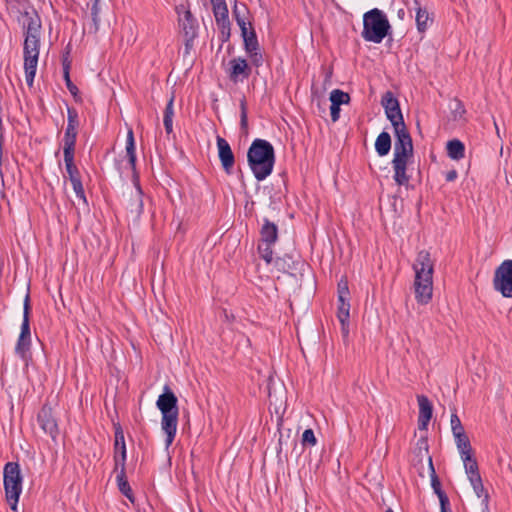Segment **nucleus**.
I'll use <instances>...</instances> for the list:
<instances>
[{
  "instance_id": "42",
  "label": "nucleus",
  "mask_w": 512,
  "mask_h": 512,
  "mask_svg": "<svg viewBox=\"0 0 512 512\" xmlns=\"http://www.w3.org/2000/svg\"><path fill=\"white\" fill-rule=\"evenodd\" d=\"M67 126H73V127L79 126L78 112L73 107L67 108Z\"/></svg>"
},
{
  "instance_id": "9",
  "label": "nucleus",
  "mask_w": 512,
  "mask_h": 512,
  "mask_svg": "<svg viewBox=\"0 0 512 512\" xmlns=\"http://www.w3.org/2000/svg\"><path fill=\"white\" fill-rule=\"evenodd\" d=\"M414 149L394 150L392 166L394 170L393 179L399 186H407L410 176L407 175V166L413 158Z\"/></svg>"
},
{
  "instance_id": "47",
  "label": "nucleus",
  "mask_w": 512,
  "mask_h": 512,
  "mask_svg": "<svg viewBox=\"0 0 512 512\" xmlns=\"http://www.w3.org/2000/svg\"><path fill=\"white\" fill-rule=\"evenodd\" d=\"M218 27L221 32L222 42L228 41L230 37V24H219Z\"/></svg>"
},
{
  "instance_id": "2",
  "label": "nucleus",
  "mask_w": 512,
  "mask_h": 512,
  "mask_svg": "<svg viewBox=\"0 0 512 512\" xmlns=\"http://www.w3.org/2000/svg\"><path fill=\"white\" fill-rule=\"evenodd\" d=\"M248 165L258 181L265 180L273 171L275 151L273 145L264 139H255L247 152Z\"/></svg>"
},
{
  "instance_id": "27",
  "label": "nucleus",
  "mask_w": 512,
  "mask_h": 512,
  "mask_svg": "<svg viewBox=\"0 0 512 512\" xmlns=\"http://www.w3.org/2000/svg\"><path fill=\"white\" fill-rule=\"evenodd\" d=\"M135 150H136V148H135V140H134L133 130L129 129L128 133H127V140H126V154H127L128 162L134 172L136 170V151Z\"/></svg>"
},
{
  "instance_id": "49",
  "label": "nucleus",
  "mask_w": 512,
  "mask_h": 512,
  "mask_svg": "<svg viewBox=\"0 0 512 512\" xmlns=\"http://www.w3.org/2000/svg\"><path fill=\"white\" fill-rule=\"evenodd\" d=\"M330 115L333 122L338 121L340 117V105L331 103Z\"/></svg>"
},
{
  "instance_id": "58",
  "label": "nucleus",
  "mask_w": 512,
  "mask_h": 512,
  "mask_svg": "<svg viewBox=\"0 0 512 512\" xmlns=\"http://www.w3.org/2000/svg\"><path fill=\"white\" fill-rule=\"evenodd\" d=\"M495 127H496V131L497 133H499V128L497 127V125L495 124Z\"/></svg>"
},
{
  "instance_id": "32",
  "label": "nucleus",
  "mask_w": 512,
  "mask_h": 512,
  "mask_svg": "<svg viewBox=\"0 0 512 512\" xmlns=\"http://www.w3.org/2000/svg\"><path fill=\"white\" fill-rule=\"evenodd\" d=\"M416 7V25L419 32H424L427 29V21L429 19L428 12L420 7L418 0H414Z\"/></svg>"
},
{
  "instance_id": "20",
  "label": "nucleus",
  "mask_w": 512,
  "mask_h": 512,
  "mask_svg": "<svg viewBox=\"0 0 512 512\" xmlns=\"http://www.w3.org/2000/svg\"><path fill=\"white\" fill-rule=\"evenodd\" d=\"M260 237L262 243L274 244L278 239V226L268 218H264Z\"/></svg>"
},
{
  "instance_id": "59",
  "label": "nucleus",
  "mask_w": 512,
  "mask_h": 512,
  "mask_svg": "<svg viewBox=\"0 0 512 512\" xmlns=\"http://www.w3.org/2000/svg\"><path fill=\"white\" fill-rule=\"evenodd\" d=\"M279 445L280 446L282 445V439L281 438L279 439Z\"/></svg>"
},
{
  "instance_id": "33",
  "label": "nucleus",
  "mask_w": 512,
  "mask_h": 512,
  "mask_svg": "<svg viewBox=\"0 0 512 512\" xmlns=\"http://www.w3.org/2000/svg\"><path fill=\"white\" fill-rule=\"evenodd\" d=\"M330 102L332 104L342 105V104H348L350 101V95L340 89H334L330 93Z\"/></svg>"
},
{
  "instance_id": "1",
  "label": "nucleus",
  "mask_w": 512,
  "mask_h": 512,
  "mask_svg": "<svg viewBox=\"0 0 512 512\" xmlns=\"http://www.w3.org/2000/svg\"><path fill=\"white\" fill-rule=\"evenodd\" d=\"M17 11L25 18L22 23L24 43L23 58L25 79L28 86H32L36 75L40 44L42 23L35 8L29 0H16Z\"/></svg>"
},
{
  "instance_id": "57",
  "label": "nucleus",
  "mask_w": 512,
  "mask_h": 512,
  "mask_svg": "<svg viewBox=\"0 0 512 512\" xmlns=\"http://www.w3.org/2000/svg\"><path fill=\"white\" fill-rule=\"evenodd\" d=\"M92 4H99L100 0H91Z\"/></svg>"
},
{
  "instance_id": "36",
  "label": "nucleus",
  "mask_w": 512,
  "mask_h": 512,
  "mask_svg": "<svg viewBox=\"0 0 512 512\" xmlns=\"http://www.w3.org/2000/svg\"><path fill=\"white\" fill-rule=\"evenodd\" d=\"M428 449H429V445H428L427 437H421L420 439H418L416 448H415V454L417 457L420 458V461H422L423 457L426 454H428Z\"/></svg>"
},
{
  "instance_id": "40",
  "label": "nucleus",
  "mask_w": 512,
  "mask_h": 512,
  "mask_svg": "<svg viewBox=\"0 0 512 512\" xmlns=\"http://www.w3.org/2000/svg\"><path fill=\"white\" fill-rule=\"evenodd\" d=\"M454 439H455V444H456L458 451L465 450V449L472 447L469 437L467 436L466 432L461 435L455 436Z\"/></svg>"
},
{
  "instance_id": "46",
  "label": "nucleus",
  "mask_w": 512,
  "mask_h": 512,
  "mask_svg": "<svg viewBox=\"0 0 512 512\" xmlns=\"http://www.w3.org/2000/svg\"><path fill=\"white\" fill-rule=\"evenodd\" d=\"M252 61V64L259 67L263 63V56L259 50L247 53Z\"/></svg>"
},
{
  "instance_id": "41",
  "label": "nucleus",
  "mask_w": 512,
  "mask_h": 512,
  "mask_svg": "<svg viewBox=\"0 0 512 512\" xmlns=\"http://www.w3.org/2000/svg\"><path fill=\"white\" fill-rule=\"evenodd\" d=\"M301 441L304 446H315L317 444V439L315 437L314 431L310 428L304 430Z\"/></svg>"
},
{
  "instance_id": "13",
  "label": "nucleus",
  "mask_w": 512,
  "mask_h": 512,
  "mask_svg": "<svg viewBox=\"0 0 512 512\" xmlns=\"http://www.w3.org/2000/svg\"><path fill=\"white\" fill-rule=\"evenodd\" d=\"M428 460V468H429V475L431 478V486L434 491V493L438 496L439 503H440V512H451L450 509V501L445 493V491L442 490L441 482L439 477L436 474L433 460L431 456L427 457Z\"/></svg>"
},
{
  "instance_id": "55",
  "label": "nucleus",
  "mask_w": 512,
  "mask_h": 512,
  "mask_svg": "<svg viewBox=\"0 0 512 512\" xmlns=\"http://www.w3.org/2000/svg\"><path fill=\"white\" fill-rule=\"evenodd\" d=\"M331 74H332V72L330 71V72L326 75V79H325V81H328V80L330 79Z\"/></svg>"
},
{
  "instance_id": "5",
  "label": "nucleus",
  "mask_w": 512,
  "mask_h": 512,
  "mask_svg": "<svg viewBox=\"0 0 512 512\" xmlns=\"http://www.w3.org/2000/svg\"><path fill=\"white\" fill-rule=\"evenodd\" d=\"M391 25L386 14L373 8L363 15V30L361 36L368 42L381 43L389 34Z\"/></svg>"
},
{
  "instance_id": "23",
  "label": "nucleus",
  "mask_w": 512,
  "mask_h": 512,
  "mask_svg": "<svg viewBox=\"0 0 512 512\" xmlns=\"http://www.w3.org/2000/svg\"><path fill=\"white\" fill-rule=\"evenodd\" d=\"M213 5V13L217 25L230 24L228 16V8L225 0H211Z\"/></svg>"
},
{
  "instance_id": "22",
  "label": "nucleus",
  "mask_w": 512,
  "mask_h": 512,
  "mask_svg": "<svg viewBox=\"0 0 512 512\" xmlns=\"http://www.w3.org/2000/svg\"><path fill=\"white\" fill-rule=\"evenodd\" d=\"M77 129L78 127L73 126H66L65 132H64V146H63V154H75V146H76V140H77Z\"/></svg>"
},
{
  "instance_id": "7",
  "label": "nucleus",
  "mask_w": 512,
  "mask_h": 512,
  "mask_svg": "<svg viewBox=\"0 0 512 512\" xmlns=\"http://www.w3.org/2000/svg\"><path fill=\"white\" fill-rule=\"evenodd\" d=\"M30 313H31V303H30V293L27 291L24 303H23V321L20 328V334L15 346V353L22 360L27 359V354L31 347V330H30Z\"/></svg>"
},
{
  "instance_id": "17",
  "label": "nucleus",
  "mask_w": 512,
  "mask_h": 512,
  "mask_svg": "<svg viewBox=\"0 0 512 512\" xmlns=\"http://www.w3.org/2000/svg\"><path fill=\"white\" fill-rule=\"evenodd\" d=\"M218 157L226 174L232 173L235 157L229 143L222 137L217 136Z\"/></svg>"
},
{
  "instance_id": "34",
  "label": "nucleus",
  "mask_w": 512,
  "mask_h": 512,
  "mask_svg": "<svg viewBox=\"0 0 512 512\" xmlns=\"http://www.w3.org/2000/svg\"><path fill=\"white\" fill-rule=\"evenodd\" d=\"M381 105L384 108V111L390 110V108H396L399 107V101L394 96V94L391 91H386L381 98Z\"/></svg>"
},
{
  "instance_id": "26",
  "label": "nucleus",
  "mask_w": 512,
  "mask_h": 512,
  "mask_svg": "<svg viewBox=\"0 0 512 512\" xmlns=\"http://www.w3.org/2000/svg\"><path fill=\"white\" fill-rule=\"evenodd\" d=\"M447 154L452 160H460L465 156V146L458 139H452L446 145Z\"/></svg>"
},
{
  "instance_id": "44",
  "label": "nucleus",
  "mask_w": 512,
  "mask_h": 512,
  "mask_svg": "<svg viewBox=\"0 0 512 512\" xmlns=\"http://www.w3.org/2000/svg\"><path fill=\"white\" fill-rule=\"evenodd\" d=\"M71 184L73 186V190H74L76 196L79 199H82L84 203H87L82 180L80 179V180H77L76 182H71Z\"/></svg>"
},
{
  "instance_id": "8",
  "label": "nucleus",
  "mask_w": 512,
  "mask_h": 512,
  "mask_svg": "<svg viewBox=\"0 0 512 512\" xmlns=\"http://www.w3.org/2000/svg\"><path fill=\"white\" fill-rule=\"evenodd\" d=\"M493 288L505 298H512V260H504L494 272Z\"/></svg>"
},
{
  "instance_id": "48",
  "label": "nucleus",
  "mask_w": 512,
  "mask_h": 512,
  "mask_svg": "<svg viewBox=\"0 0 512 512\" xmlns=\"http://www.w3.org/2000/svg\"><path fill=\"white\" fill-rule=\"evenodd\" d=\"M173 103H174V96L172 95L165 107L164 117L173 118V116H174Z\"/></svg>"
},
{
  "instance_id": "16",
  "label": "nucleus",
  "mask_w": 512,
  "mask_h": 512,
  "mask_svg": "<svg viewBox=\"0 0 512 512\" xmlns=\"http://www.w3.org/2000/svg\"><path fill=\"white\" fill-rule=\"evenodd\" d=\"M125 207L133 217V219H138L143 212V191L139 185L136 183L135 189L131 190L129 195L125 197Z\"/></svg>"
},
{
  "instance_id": "21",
  "label": "nucleus",
  "mask_w": 512,
  "mask_h": 512,
  "mask_svg": "<svg viewBox=\"0 0 512 512\" xmlns=\"http://www.w3.org/2000/svg\"><path fill=\"white\" fill-rule=\"evenodd\" d=\"M395 144L394 150H409L413 149L412 137L407 127L394 129Z\"/></svg>"
},
{
  "instance_id": "28",
  "label": "nucleus",
  "mask_w": 512,
  "mask_h": 512,
  "mask_svg": "<svg viewBox=\"0 0 512 512\" xmlns=\"http://www.w3.org/2000/svg\"><path fill=\"white\" fill-rule=\"evenodd\" d=\"M387 119L391 122L393 129L405 127L402 111L400 106L396 108H390L385 111Z\"/></svg>"
},
{
  "instance_id": "4",
  "label": "nucleus",
  "mask_w": 512,
  "mask_h": 512,
  "mask_svg": "<svg viewBox=\"0 0 512 512\" xmlns=\"http://www.w3.org/2000/svg\"><path fill=\"white\" fill-rule=\"evenodd\" d=\"M156 406L162 414L161 428L166 434L165 446L169 448L173 443L178 424V398L168 385L163 388V393L159 395Z\"/></svg>"
},
{
  "instance_id": "54",
  "label": "nucleus",
  "mask_w": 512,
  "mask_h": 512,
  "mask_svg": "<svg viewBox=\"0 0 512 512\" xmlns=\"http://www.w3.org/2000/svg\"><path fill=\"white\" fill-rule=\"evenodd\" d=\"M458 174L456 170H450L446 173V181L452 182L457 178Z\"/></svg>"
},
{
  "instance_id": "19",
  "label": "nucleus",
  "mask_w": 512,
  "mask_h": 512,
  "mask_svg": "<svg viewBox=\"0 0 512 512\" xmlns=\"http://www.w3.org/2000/svg\"><path fill=\"white\" fill-rule=\"evenodd\" d=\"M184 37L196 38L198 36V23L190 10L184 11V15L179 19Z\"/></svg>"
},
{
  "instance_id": "25",
  "label": "nucleus",
  "mask_w": 512,
  "mask_h": 512,
  "mask_svg": "<svg viewBox=\"0 0 512 512\" xmlns=\"http://www.w3.org/2000/svg\"><path fill=\"white\" fill-rule=\"evenodd\" d=\"M375 150L380 157L386 156L391 150V136L388 132L382 131L376 138Z\"/></svg>"
},
{
  "instance_id": "6",
  "label": "nucleus",
  "mask_w": 512,
  "mask_h": 512,
  "mask_svg": "<svg viewBox=\"0 0 512 512\" xmlns=\"http://www.w3.org/2000/svg\"><path fill=\"white\" fill-rule=\"evenodd\" d=\"M6 500L11 510H16L22 491V476L17 462H7L3 471Z\"/></svg>"
},
{
  "instance_id": "30",
  "label": "nucleus",
  "mask_w": 512,
  "mask_h": 512,
  "mask_svg": "<svg viewBox=\"0 0 512 512\" xmlns=\"http://www.w3.org/2000/svg\"><path fill=\"white\" fill-rule=\"evenodd\" d=\"M117 475H116V481L118 484V488L122 494H124L126 497L131 499V487L128 483L127 477H126V468L118 469Z\"/></svg>"
},
{
  "instance_id": "31",
  "label": "nucleus",
  "mask_w": 512,
  "mask_h": 512,
  "mask_svg": "<svg viewBox=\"0 0 512 512\" xmlns=\"http://www.w3.org/2000/svg\"><path fill=\"white\" fill-rule=\"evenodd\" d=\"M63 77L65 80V84L69 92L72 96L76 97L79 93L77 86L70 79V61H68L67 57L63 59Z\"/></svg>"
},
{
  "instance_id": "52",
  "label": "nucleus",
  "mask_w": 512,
  "mask_h": 512,
  "mask_svg": "<svg viewBox=\"0 0 512 512\" xmlns=\"http://www.w3.org/2000/svg\"><path fill=\"white\" fill-rule=\"evenodd\" d=\"M453 112H454L455 118L457 116L462 117L463 114L465 113L464 106L462 105V103L460 101L455 102V108H454Z\"/></svg>"
},
{
  "instance_id": "14",
  "label": "nucleus",
  "mask_w": 512,
  "mask_h": 512,
  "mask_svg": "<svg viewBox=\"0 0 512 512\" xmlns=\"http://www.w3.org/2000/svg\"><path fill=\"white\" fill-rule=\"evenodd\" d=\"M233 13L236 17L237 24L241 30V35L243 37L244 48H245L246 53H250V52L259 50V43H258V39H257V35L255 33V30L253 28H251V30L248 31V29L246 27L245 20L243 18H241L238 14L237 5H235Z\"/></svg>"
},
{
  "instance_id": "53",
  "label": "nucleus",
  "mask_w": 512,
  "mask_h": 512,
  "mask_svg": "<svg viewBox=\"0 0 512 512\" xmlns=\"http://www.w3.org/2000/svg\"><path fill=\"white\" fill-rule=\"evenodd\" d=\"M163 123L165 127V131L167 134L172 133L173 131V118L163 117Z\"/></svg>"
},
{
  "instance_id": "12",
  "label": "nucleus",
  "mask_w": 512,
  "mask_h": 512,
  "mask_svg": "<svg viewBox=\"0 0 512 512\" xmlns=\"http://www.w3.org/2000/svg\"><path fill=\"white\" fill-rule=\"evenodd\" d=\"M37 421L45 434L56 440L59 430L57 421L52 413V408L44 404L37 415Z\"/></svg>"
},
{
  "instance_id": "45",
  "label": "nucleus",
  "mask_w": 512,
  "mask_h": 512,
  "mask_svg": "<svg viewBox=\"0 0 512 512\" xmlns=\"http://www.w3.org/2000/svg\"><path fill=\"white\" fill-rule=\"evenodd\" d=\"M458 452H459L460 457H461V459L463 461V464H465L467 462H470V461H473V460H476L472 447L468 448V449H465V450L458 451Z\"/></svg>"
},
{
  "instance_id": "3",
  "label": "nucleus",
  "mask_w": 512,
  "mask_h": 512,
  "mask_svg": "<svg viewBox=\"0 0 512 512\" xmlns=\"http://www.w3.org/2000/svg\"><path fill=\"white\" fill-rule=\"evenodd\" d=\"M413 269L415 271L414 290L416 301L422 305L428 304L433 294L434 271V263L428 251L421 250L418 252Z\"/></svg>"
},
{
  "instance_id": "37",
  "label": "nucleus",
  "mask_w": 512,
  "mask_h": 512,
  "mask_svg": "<svg viewBox=\"0 0 512 512\" xmlns=\"http://www.w3.org/2000/svg\"><path fill=\"white\" fill-rule=\"evenodd\" d=\"M99 4H92L91 6V20H92V26L90 27V32L97 33L99 30Z\"/></svg>"
},
{
  "instance_id": "15",
  "label": "nucleus",
  "mask_w": 512,
  "mask_h": 512,
  "mask_svg": "<svg viewBox=\"0 0 512 512\" xmlns=\"http://www.w3.org/2000/svg\"><path fill=\"white\" fill-rule=\"evenodd\" d=\"M251 74V67L246 59L242 57L233 58L229 61L228 77L233 83L247 79Z\"/></svg>"
},
{
  "instance_id": "18",
  "label": "nucleus",
  "mask_w": 512,
  "mask_h": 512,
  "mask_svg": "<svg viewBox=\"0 0 512 512\" xmlns=\"http://www.w3.org/2000/svg\"><path fill=\"white\" fill-rule=\"evenodd\" d=\"M417 401L419 405L418 428L419 430H427L432 418L433 406L425 395H418Z\"/></svg>"
},
{
  "instance_id": "11",
  "label": "nucleus",
  "mask_w": 512,
  "mask_h": 512,
  "mask_svg": "<svg viewBox=\"0 0 512 512\" xmlns=\"http://www.w3.org/2000/svg\"><path fill=\"white\" fill-rule=\"evenodd\" d=\"M114 471L118 469L126 468V444L124 438V432L120 423H114Z\"/></svg>"
},
{
  "instance_id": "10",
  "label": "nucleus",
  "mask_w": 512,
  "mask_h": 512,
  "mask_svg": "<svg viewBox=\"0 0 512 512\" xmlns=\"http://www.w3.org/2000/svg\"><path fill=\"white\" fill-rule=\"evenodd\" d=\"M465 473L474 489L477 499L480 501L482 512L489 510L488 494L485 492L477 460H473L464 464Z\"/></svg>"
},
{
  "instance_id": "39",
  "label": "nucleus",
  "mask_w": 512,
  "mask_h": 512,
  "mask_svg": "<svg viewBox=\"0 0 512 512\" xmlns=\"http://www.w3.org/2000/svg\"><path fill=\"white\" fill-rule=\"evenodd\" d=\"M349 295L348 282L345 279H341L338 283V301L349 300Z\"/></svg>"
},
{
  "instance_id": "43",
  "label": "nucleus",
  "mask_w": 512,
  "mask_h": 512,
  "mask_svg": "<svg viewBox=\"0 0 512 512\" xmlns=\"http://www.w3.org/2000/svg\"><path fill=\"white\" fill-rule=\"evenodd\" d=\"M240 108H241L240 127H241V130L246 132L247 128H248V119H247L246 102L244 99L241 100Z\"/></svg>"
},
{
  "instance_id": "24",
  "label": "nucleus",
  "mask_w": 512,
  "mask_h": 512,
  "mask_svg": "<svg viewBox=\"0 0 512 512\" xmlns=\"http://www.w3.org/2000/svg\"><path fill=\"white\" fill-rule=\"evenodd\" d=\"M338 302H339V306H338L337 317L341 323L343 335L347 336L349 333L348 323H349V316H350V314H349L350 303H349V300H343V301H338Z\"/></svg>"
},
{
  "instance_id": "35",
  "label": "nucleus",
  "mask_w": 512,
  "mask_h": 512,
  "mask_svg": "<svg viewBox=\"0 0 512 512\" xmlns=\"http://www.w3.org/2000/svg\"><path fill=\"white\" fill-rule=\"evenodd\" d=\"M272 245L273 244L268 243H261L258 245V253L267 264H270L273 261Z\"/></svg>"
},
{
  "instance_id": "56",
  "label": "nucleus",
  "mask_w": 512,
  "mask_h": 512,
  "mask_svg": "<svg viewBox=\"0 0 512 512\" xmlns=\"http://www.w3.org/2000/svg\"><path fill=\"white\" fill-rule=\"evenodd\" d=\"M384 512H393L392 508L391 507H387L386 510Z\"/></svg>"
},
{
  "instance_id": "29",
  "label": "nucleus",
  "mask_w": 512,
  "mask_h": 512,
  "mask_svg": "<svg viewBox=\"0 0 512 512\" xmlns=\"http://www.w3.org/2000/svg\"><path fill=\"white\" fill-rule=\"evenodd\" d=\"M74 155L75 154L64 155L66 172L70 182H76L77 180L81 179L80 172L74 163Z\"/></svg>"
},
{
  "instance_id": "38",
  "label": "nucleus",
  "mask_w": 512,
  "mask_h": 512,
  "mask_svg": "<svg viewBox=\"0 0 512 512\" xmlns=\"http://www.w3.org/2000/svg\"><path fill=\"white\" fill-rule=\"evenodd\" d=\"M450 424H451V430H452L454 437L465 433L464 427H463L459 417L457 416V414L453 413L451 415Z\"/></svg>"
},
{
  "instance_id": "50",
  "label": "nucleus",
  "mask_w": 512,
  "mask_h": 512,
  "mask_svg": "<svg viewBox=\"0 0 512 512\" xmlns=\"http://www.w3.org/2000/svg\"><path fill=\"white\" fill-rule=\"evenodd\" d=\"M196 38H190V37H184V44H185V49H184V56L190 54V51L192 50L193 46H194V40Z\"/></svg>"
},
{
  "instance_id": "51",
  "label": "nucleus",
  "mask_w": 512,
  "mask_h": 512,
  "mask_svg": "<svg viewBox=\"0 0 512 512\" xmlns=\"http://www.w3.org/2000/svg\"><path fill=\"white\" fill-rule=\"evenodd\" d=\"M274 264H275V267L279 270V271H283L285 272L287 267H289L287 264H286V261L284 258H280V257H277L274 261Z\"/></svg>"
}]
</instances>
